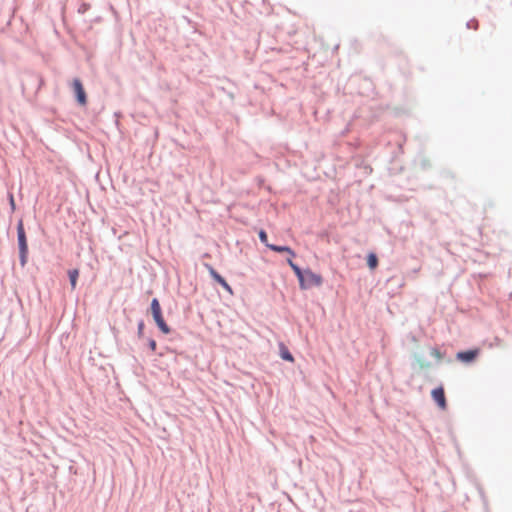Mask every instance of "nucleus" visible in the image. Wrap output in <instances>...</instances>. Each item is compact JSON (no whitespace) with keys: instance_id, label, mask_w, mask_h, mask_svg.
<instances>
[{"instance_id":"nucleus-8","label":"nucleus","mask_w":512,"mask_h":512,"mask_svg":"<svg viewBox=\"0 0 512 512\" xmlns=\"http://www.w3.org/2000/svg\"><path fill=\"white\" fill-rule=\"evenodd\" d=\"M267 247L269 249H271L272 251H275V252H287L290 256H291V260L293 257H295V252L290 248V247H287V246H277V245H267Z\"/></svg>"},{"instance_id":"nucleus-18","label":"nucleus","mask_w":512,"mask_h":512,"mask_svg":"<svg viewBox=\"0 0 512 512\" xmlns=\"http://www.w3.org/2000/svg\"><path fill=\"white\" fill-rule=\"evenodd\" d=\"M143 328H144V324H143V322H141V323L138 325V332H139V334H141V333H142Z\"/></svg>"},{"instance_id":"nucleus-12","label":"nucleus","mask_w":512,"mask_h":512,"mask_svg":"<svg viewBox=\"0 0 512 512\" xmlns=\"http://www.w3.org/2000/svg\"><path fill=\"white\" fill-rule=\"evenodd\" d=\"M151 312H152V316L162 312L160 303H159L158 299H156V298H154L151 302Z\"/></svg>"},{"instance_id":"nucleus-4","label":"nucleus","mask_w":512,"mask_h":512,"mask_svg":"<svg viewBox=\"0 0 512 512\" xmlns=\"http://www.w3.org/2000/svg\"><path fill=\"white\" fill-rule=\"evenodd\" d=\"M73 90L76 94L77 101L80 105L84 106L87 103L86 93L83 85L79 79H74L72 83Z\"/></svg>"},{"instance_id":"nucleus-6","label":"nucleus","mask_w":512,"mask_h":512,"mask_svg":"<svg viewBox=\"0 0 512 512\" xmlns=\"http://www.w3.org/2000/svg\"><path fill=\"white\" fill-rule=\"evenodd\" d=\"M210 275L217 281L229 294H233V290L231 286L226 282V280L218 274L212 267L209 268Z\"/></svg>"},{"instance_id":"nucleus-10","label":"nucleus","mask_w":512,"mask_h":512,"mask_svg":"<svg viewBox=\"0 0 512 512\" xmlns=\"http://www.w3.org/2000/svg\"><path fill=\"white\" fill-rule=\"evenodd\" d=\"M68 275H69V279H70V283H71V288H72V290H74L76 288L77 279L79 277V270L78 269L70 270L68 272Z\"/></svg>"},{"instance_id":"nucleus-11","label":"nucleus","mask_w":512,"mask_h":512,"mask_svg":"<svg viewBox=\"0 0 512 512\" xmlns=\"http://www.w3.org/2000/svg\"><path fill=\"white\" fill-rule=\"evenodd\" d=\"M367 265L371 270L376 269V267L378 266V258L374 253L368 254Z\"/></svg>"},{"instance_id":"nucleus-9","label":"nucleus","mask_w":512,"mask_h":512,"mask_svg":"<svg viewBox=\"0 0 512 512\" xmlns=\"http://www.w3.org/2000/svg\"><path fill=\"white\" fill-rule=\"evenodd\" d=\"M279 349H280V356L282 359L289 361V362H294V358H293L292 354L289 352V350L283 343L279 344Z\"/></svg>"},{"instance_id":"nucleus-1","label":"nucleus","mask_w":512,"mask_h":512,"mask_svg":"<svg viewBox=\"0 0 512 512\" xmlns=\"http://www.w3.org/2000/svg\"><path fill=\"white\" fill-rule=\"evenodd\" d=\"M287 263L292 268L299 280V286L301 289H308L310 287H319L322 285L323 279L321 275L312 272L309 269L301 270L291 259L287 260Z\"/></svg>"},{"instance_id":"nucleus-14","label":"nucleus","mask_w":512,"mask_h":512,"mask_svg":"<svg viewBox=\"0 0 512 512\" xmlns=\"http://www.w3.org/2000/svg\"><path fill=\"white\" fill-rule=\"evenodd\" d=\"M259 238H260V241L265 244L266 246L267 245H270L268 243V237H267V233L264 231V230H260L259 232Z\"/></svg>"},{"instance_id":"nucleus-5","label":"nucleus","mask_w":512,"mask_h":512,"mask_svg":"<svg viewBox=\"0 0 512 512\" xmlns=\"http://www.w3.org/2000/svg\"><path fill=\"white\" fill-rule=\"evenodd\" d=\"M478 354H479V349L461 351V352L457 353L456 358L459 361L469 363V362L474 361L476 359V357L478 356Z\"/></svg>"},{"instance_id":"nucleus-7","label":"nucleus","mask_w":512,"mask_h":512,"mask_svg":"<svg viewBox=\"0 0 512 512\" xmlns=\"http://www.w3.org/2000/svg\"><path fill=\"white\" fill-rule=\"evenodd\" d=\"M153 318L158 326V328L164 333V334H169L170 333V328L169 326L166 324L163 316H162V312L159 313V314H155L153 315Z\"/></svg>"},{"instance_id":"nucleus-2","label":"nucleus","mask_w":512,"mask_h":512,"mask_svg":"<svg viewBox=\"0 0 512 512\" xmlns=\"http://www.w3.org/2000/svg\"><path fill=\"white\" fill-rule=\"evenodd\" d=\"M17 238H18V246H19L20 264L22 267H24L26 265L27 259H28V243H27L23 220H19V222L17 224Z\"/></svg>"},{"instance_id":"nucleus-15","label":"nucleus","mask_w":512,"mask_h":512,"mask_svg":"<svg viewBox=\"0 0 512 512\" xmlns=\"http://www.w3.org/2000/svg\"><path fill=\"white\" fill-rule=\"evenodd\" d=\"M417 362L421 369L429 368L431 366V364L429 362L424 361L422 359H417Z\"/></svg>"},{"instance_id":"nucleus-3","label":"nucleus","mask_w":512,"mask_h":512,"mask_svg":"<svg viewBox=\"0 0 512 512\" xmlns=\"http://www.w3.org/2000/svg\"><path fill=\"white\" fill-rule=\"evenodd\" d=\"M431 396H432V399L435 401V403L441 410H446L447 402H446L444 388L442 386H439V387L433 389L431 392Z\"/></svg>"},{"instance_id":"nucleus-16","label":"nucleus","mask_w":512,"mask_h":512,"mask_svg":"<svg viewBox=\"0 0 512 512\" xmlns=\"http://www.w3.org/2000/svg\"><path fill=\"white\" fill-rule=\"evenodd\" d=\"M9 202H10V205H11V209H12V211H14V210H15V201H14V196H13V194H10V195H9Z\"/></svg>"},{"instance_id":"nucleus-13","label":"nucleus","mask_w":512,"mask_h":512,"mask_svg":"<svg viewBox=\"0 0 512 512\" xmlns=\"http://www.w3.org/2000/svg\"><path fill=\"white\" fill-rule=\"evenodd\" d=\"M430 354L437 360V361H441L442 358H443V355L442 353L436 348V347H433L431 348L430 350Z\"/></svg>"},{"instance_id":"nucleus-17","label":"nucleus","mask_w":512,"mask_h":512,"mask_svg":"<svg viewBox=\"0 0 512 512\" xmlns=\"http://www.w3.org/2000/svg\"><path fill=\"white\" fill-rule=\"evenodd\" d=\"M156 346H157L156 341H155V340H153V339H151V340L149 341V347H150V349H151L152 351H155V350H156Z\"/></svg>"}]
</instances>
